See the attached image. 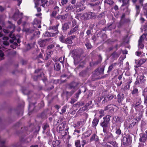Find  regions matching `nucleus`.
I'll list each match as a JSON object with an SVG mask.
<instances>
[{
  "label": "nucleus",
  "instance_id": "f257e3e1",
  "mask_svg": "<svg viewBox=\"0 0 147 147\" xmlns=\"http://www.w3.org/2000/svg\"><path fill=\"white\" fill-rule=\"evenodd\" d=\"M111 116L107 115L103 118V121L100 123V125L103 128L104 133H107L110 131V121Z\"/></svg>",
  "mask_w": 147,
  "mask_h": 147
},
{
  "label": "nucleus",
  "instance_id": "f03ea898",
  "mask_svg": "<svg viewBox=\"0 0 147 147\" xmlns=\"http://www.w3.org/2000/svg\"><path fill=\"white\" fill-rule=\"evenodd\" d=\"M131 140V138L129 134L125 135L123 139L122 145L124 146H127L129 145Z\"/></svg>",
  "mask_w": 147,
  "mask_h": 147
},
{
  "label": "nucleus",
  "instance_id": "7ed1b4c3",
  "mask_svg": "<svg viewBox=\"0 0 147 147\" xmlns=\"http://www.w3.org/2000/svg\"><path fill=\"white\" fill-rule=\"evenodd\" d=\"M40 22L37 19H34L33 24L34 29H33L32 30H30V29H27L26 31L32 33L37 28H40Z\"/></svg>",
  "mask_w": 147,
  "mask_h": 147
},
{
  "label": "nucleus",
  "instance_id": "20e7f679",
  "mask_svg": "<svg viewBox=\"0 0 147 147\" xmlns=\"http://www.w3.org/2000/svg\"><path fill=\"white\" fill-rule=\"evenodd\" d=\"M47 0H36L35 2V7H37L39 5H41L43 7H46L47 6Z\"/></svg>",
  "mask_w": 147,
  "mask_h": 147
},
{
  "label": "nucleus",
  "instance_id": "39448f33",
  "mask_svg": "<svg viewBox=\"0 0 147 147\" xmlns=\"http://www.w3.org/2000/svg\"><path fill=\"white\" fill-rule=\"evenodd\" d=\"M113 119L115 121H112L113 123V124L112 125V129L114 128L115 127L116 125V123L121 122L122 121L121 118L117 116L113 117Z\"/></svg>",
  "mask_w": 147,
  "mask_h": 147
},
{
  "label": "nucleus",
  "instance_id": "423d86ee",
  "mask_svg": "<svg viewBox=\"0 0 147 147\" xmlns=\"http://www.w3.org/2000/svg\"><path fill=\"white\" fill-rule=\"evenodd\" d=\"M146 34H143L141 36L138 40V47L139 48L143 49L144 47V45L142 42L144 41V38L146 37Z\"/></svg>",
  "mask_w": 147,
  "mask_h": 147
},
{
  "label": "nucleus",
  "instance_id": "0eeeda50",
  "mask_svg": "<svg viewBox=\"0 0 147 147\" xmlns=\"http://www.w3.org/2000/svg\"><path fill=\"white\" fill-rule=\"evenodd\" d=\"M23 13H20L19 11L18 10H17L16 12L13 15V19L15 21H16L18 18H22L23 16Z\"/></svg>",
  "mask_w": 147,
  "mask_h": 147
},
{
  "label": "nucleus",
  "instance_id": "6e6552de",
  "mask_svg": "<svg viewBox=\"0 0 147 147\" xmlns=\"http://www.w3.org/2000/svg\"><path fill=\"white\" fill-rule=\"evenodd\" d=\"M85 117L86 118L85 119H82L80 121H78L77 122V126L78 127H81L85 124L86 119L88 117V115L87 114H86Z\"/></svg>",
  "mask_w": 147,
  "mask_h": 147
},
{
  "label": "nucleus",
  "instance_id": "1a4fd4ad",
  "mask_svg": "<svg viewBox=\"0 0 147 147\" xmlns=\"http://www.w3.org/2000/svg\"><path fill=\"white\" fill-rule=\"evenodd\" d=\"M74 63L76 65L79 63L82 59V57L81 55H78L74 57Z\"/></svg>",
  "mask_w": 147,
  "mask_h": 147
},
{
  "label": "nucleus",
  "instance_id": "9d476101",
  "mask_svg": "<svg viewBox=\"0 0 147 147\" xmlns=\"http://www.w3.org/2000/svg\"><path fill=\"white\" fill-rule=\"evenodd\" d=\"M79 29V25H76L74 27H72L70 31L68 33L67 35H70L74 34V33L77 31Z\"/></svg>",
  "mask_w": 147,
  "mask_h": 147
},
{
  "label": "nucleus",
  "instance_id": "9b49d317",
  "mask_svg": "<svg viewBox=\"0 0 147 147\" xmlns=\"http://www.w3.org/2000/svg\"><path fill=\"white\" fill-rule=\"evenodd\" d=\"M113 139V137L112 134L109 133L104 138V140L106 141L107 142L108 141H112Z\"/></svg>",
  "mask_w": 147,
  "mask_h": 147
},
{
  "label": "nucleus",
  "instance_id": "f8f14e48",
  "mask_svg": "<svg viewBox=\"0 0 147 147\" xmlns=\"http://www.w3.org/2000/svg\"><path fill=\"white\" fill-rule=\"evenodd\" d=\"M109 144L106 145V147H117V144L115 141H108Z\"/></svg>",
  "mask_w": 147,
  "mask_h": 147
},
{
  "label": "nucleus",
  "instance_id": "ddd939ff",
  "mask_svg": "<svg viewBox=\"0 0 147 147\" xmlns=\"http://www.w3.org/2000/svg\"><path fill=\"white\" fill-rule=\"evenodd\" d=\"M43 133H46L47 135H49V127L48 124H45L43 127Z\"/></svg>",
  "mask_w": 147,
  "mask_h": 147
},
{
  "label": "nucleus",
  "instance_id": "4468645a",
  "mask_svg": "<svg viewBox=\"0 0 147 147\" xmlns=\"http://www.w3.org/2000/svg\"><path fill=\"white\" fill-rule=\"evenodd\" d=\"M124 95L121 93L119 94L117 96V98L118 99V102L120 103H121L123 100L124 99Z\"/></svg>",
  "mask_w": 147,
  "mask_h": 147
},
{
  "label": "nucleus",
  "instance_id": "2eb2a0df",
  "mask_svg": "<svg viewBox=\"0 0 147 147\" xmlns=\"http://www.w3.org/2000/svg\"><path fill=\"white\" fill-rule=\"evenodd\" d=\"M59 24H57L55 26H51L50 27V29L53 30L55 32V33H53V34L56 35L59 33V31L58 30Z\"/></svg>",
  "mask_w": 147,
  "mask_h": 147
},
{
  "label": "nucleus",
  "instance_id": "dca6fc26",
  "mask_svg": "<svg viewBox=\"0 0 147 147\" xmlns=\"http://www.w3.org/2000/svg\"><path fill=\"white\" fill-rule=\"evenodd\" d=\"M71 23L68 22L67 23H65L63 24L62 26V29L64 30H66L69 28V25L71 24Z\"/></svg>",
  "mask_w": 147,
  "mask_h": 147
},
{
  "label": "nucleus",
  "instance_id": "f3484780",
  "mask_svg": "<svg viewBox=\"0 0 147 147\" xmlns=\"http://www.w3.org/2000/svg\"><path fill=\"white\" fill-rule=\"evenodd\" d=\"M38 43L40 46L41 47H43L45 46L46 43V40H39Z\"/></svg>",
  "mask_w": 147,
  "mask_h": 147
},
{
  "label": "nucleus",
  "instance_id": "a211bd4d",
  "mask_svg": "<svg viewBox=\"0 0 147 147\" xmlns=\"http://www.w3.org/2000/svg\"><path fill=\"white\" fill-rule=\"evenodd\" d=\"M116 26L115 24L114 23H110L107 24V27L108 29L110 30H112L115 29Z\"/></svg>",
  "mask_w": 147,
  "mask_h": 147
},
{
  "label": "nucleus",
  "instance_id": "6ab92c4d",
  "mask_svg": "<svg viewBox=\"0 0 147 147\" xmlns=\"http://www.w3.org/2000/svg\"><path fill=\"white\" fill-rule=\"evenodd\" d=\"M146 59H141L138 61V64L136 65H135V67H138L142 65L146 61Z\"/></svg>",
  "mask_w": 147,
  "mask_h": 147
},
{
  "label": "nucleus",
  "instance_id": "aec40b11",
  "mask_svg": "<svg viewBox=\"0 0 147 147\" xmlns=\"http://www.w3.org/2000/svg\"><path fill=\"white\" fill-rule=\"evenodd\" d=\"M60 143V141L59 140H57L52 142V145L54 147H59Z\"/></svg>",
  "mask_w": 147,
  "mask_h": 147
},
{
  "label": "nucleus",
  "instance_id": "412c9836",
  "mask_svg": "<svg viewBox=\"0 0 147 147\" xmlns=\"http://www.w3.org/2000/svg\"><path fill=\"white\" fill-rule=\"evenodd\" d=\"M99 120L98 119L96 118H94L92 121V126L94 127H96L98 123Z\"/></svg>",
  "mask_w": 147,
  "mask_h": 147
},
{
  "label": "nucleus",
  "instance_id": "4be33fe9",
  "mask_svg": "<svg viewBox=\"0 0 147 147\" xmlns=\"http://www.w3.org/2000/svg\"><path fill=\"white\" fill-rule=\"evenodd\" d=\"M75 7V6H73L72 5L69 4V5L66 7V11H72Z\"/></svg>",
  "mask_w": 147,
  "mask_h": 147
},
{
  "label": "nucleus",
  "instance_id": "5701e85b",
  "mask_svg": "<svg viewBox=\"0 0 147 147\" xmlns=\"http://www.w3.org/2000/svg\"><path fill=\"white\" fill-rule=\"evenodd\" d=\"M147 139L146 135L145 134H142V136L141 138H140L139 140L140 142H144Z\"/></svg>",
  "mask_w": 147,
  "mask_h": 147
},
{
  "label": "nucleus",
  "instance_id": "b1692460",
  "mask_svg": "<svg viewBox=\"0 0 147 147\" xmlns=\"http://www.w3.org/2000/svg\"><path fill=\"white\" fill-rule=\"evenodd\" d=\"M88 13H84L81 16V18L82 20H88Z\"/></svg>",
  "mask_w": 147,
  "mask_h": 147
},
{
  "label": "nucleus",
  "instance_id": "393cba45",
  "mask_svg": "<svg viewBox=\"0 0 147 147\" xmlns=\"http://www.w3.org/2000/svg\"><path fill=\"white\" fill-rule=\"evenodd\" d=\"M76 8L78 9L77 10L78 12L82 11L84 10L85 8L84 7H83V5L81 4L78 5L76 7Z\"/></svg>",
  "mask_w": 147,
  "mask_h": 147
},
{
  "label": "nucleus",
  "instance_id": "a878e982",
  "mask_svg": "<svg viewBox=\"0 0 147 147\" xmlns=\"http://www.w3.org/2000/svg\"><path fill=\"white\" fill-rule=\"evenodd\" d=\"M88 19H94L96 17V15L95 13L92 12L88 13Z\"/></svg>",
  "mask_w": 147,
  "mask_h": 147
},
{
  "label": "nucleus",
  "instance_id": "bb28decb",
  "mask_svg": "<svg viewBox=\"0 0 147 147\" xmlns=\"http://www.w3.org/2000/svg\"><path fill=\"white\" fill-rule=\"evenodd\" d=\"M82 147H84L85 145L88 144L89 142V140L88 139H83L82 140Z\"/></svg>",
  "mask_w": 147,
  "mask_h": 147
},
{
  "label": "nucleus",
  "instance_id": "cd10ccee",
  "mask_svg": "<svg viewBox=\"0 0 147 147\" xmlns=\"http://www.w3.org/2000/svg\"><path fill=\"white\" fill-rule=\"evenodd\" d=\"M55 10H54L52 12L51 16L53 17H55L56 14L58 13L59 11V7H56L55 8Z\"/></svg>",
  "mask_w": 147,
  "mask_h": 147
},
{
  "label": "nucleus",
  "instance_id": "c85d7f7f",
  "mask_svg": "<svg viewBox=\"0 0 147 147\" xmlns=\"http://www.w3.org/2000/svg\"><path fill=\"white\" fill-rule=\"evenodd\" d=\"M54 69L56 71H58L60 69L61 67L59 63H56L54 67Z\"/></svg>",
  "mask_w": 147,
  "mask_h": 147
},
{
  "label": "nucleus",
  "instance_id": "c756f323",
  "mask_svg": "<svg viewBox=\"0 0 147 147\" xmlns=\"http://www.w3.org/2000/svg\"><path fill=\"white\" fill-rule=\"evenodd\" d=\"M98 140V137L95 134H93L90 139L91 141H97Z\"/></svg>",
  "mask_w": 147,
  "mask_h": 147
},
{
  "label": "nucleus",
  "instance_id": "7c9ffc66",
  "mask_svg": "<svg viewBox=\"0 0 147 147\" xmlns=\"http://www.w3.org/2000/svg\"><path fill=\"white\" fill-rule=\"evenodd\" d=\"M123 4L121 5V7L126 5L127 7L129 5V0H123Z\"/></svg>",
  "mask_w": 147,
  "mask_h": 147
},
{
  "label": "nucleus",
  "instance_id": "2f4dec72",
  "mask_svg": "<svg viewBox=\"0 0 147 147\" xmlns=\"http://www.w3.org/2000/svg\"><path fill=\"white\" fill-rule=\"evenodd\" d=\"M133 121V122L129 126V128H132L136 124L137 122V119H134Z\"/></svg>",
  "mask_w": 147,
  "mask_h": 147
},
{
  "label": "nucleus",
  "instance_id": "473e14b6",
  "mask_svg": "<svg viewBox=\"0 0 147 147\" xmlns=\"http://www.w3.org/2000/svg\"><path fill=\"white\" fill-rule=\"evenodd\" d=\"M116 64V63H114L112 64L111 65L109 66L108 68V70L107 71V72H109L111 71L113 69V68Z\"/></svg>",
  "mask_w": 147,
  "mask_h": 147
},
{
  "label": "nucleus",
  "instance_id": "72a5a7b5",
  "mask_svg": "<svg viewBox=\"0 0 147 147\" xmlns=\"http://www.w3.org/2000/svg\"><path fill=\"white\" fill-rule=\"evenodd\" d=\"M75 146L76 147H81L80 141L79 140H77L75 141Z\"/></svg>",
  "mask_w": 147,
  "mask_h": 147
},
{
  "label": "nucleus",
  "instance_id": "f704fd0d",
  "mask_svg": "<svg viewBox=\"0 0 147 147\" xmlns=\"http://www.w3.org/2000/svg\"><path fill=\"white\" fill-rule=\"evenodd\" d=\"M72 42V41L71 39L68 38L65 40V42L64 43L71 44Z\"/></svg>",
  "mask_w": 147,
  "mask_h": 147
},
{
  "label": "nucleus",
  "instance_id": "c9c22d12",
  "mask_svg": "<svg viewBox=\"0 0 147 147\" xmlns=\"http://www.w3.org/2000/svg\"><path fill=\"white\" fill-rule=\"evenodd\" d=\"M119 55L116 52L113 53L111 55V56L114 59H117Z\"/></svg>",
  "mask_w": 147,
  "mask_h": 147
},
{
  "label": "nucleus",
  "instance_id": "e433bc0d",
  "mask_svg": "<svg viewBox=\"0 0 147 147\" xmlns=\"http://www.w3.org/2000/svg\"><path fill=\"white\" fill-rule=\"evenodd\" d=\"M141 104V102H137L135 105V109H136L138 110V108L140 107V108H142V106H140Z\"/></svg>",
  "mask_w": 147,
  "mask_h": 147
},
{
  "label": "nucleus",
  "instance_id": "4c0bfd02",
  "mask_svg": "<svg viewBox=\"0 0 147 147\" xmlns=\"http://www.w3.org/2000/svg\"><path fill=\"white\" fill-rule=\"evenodd\" d=\"M87 49H90L92 48V46L90 43L88 42H87L85 44Z\"/></svg>",
  "mask_w": 147,
  "mask_h": 147
},
{
  "label": "nucleus",
  "instance_id": "58836bf2",
  "mask_svg": "<svg viewBox=\"0 0 147 147\" xmlns=\"http://www.w3.org/2000/svg\"><path fill=\"white\" fill-rule=\"evenodd\" d=\"M132 82L131 79L129 78L128 80V82L127 83V85H126V87L127 88H129L130 87V84Z\"/></svg>",
  "mask_w": 147,
  "mask_h": 147
},
{
  "label": "nucleus",
  "instance_id": "ea45409f",
  "mask_svg": "<svg viewBox=\"0 0 147 147\" xmlns=\"http://www.w3.org/2000/svg\"><path fill=\"white\" fill-rule=\"evenodd\" d=\"M66 107L65 106H64L62 107L61 110V112L59 113L60 114H63V113H65L66 111Z\"/></svg>",
  "mask_w": 147,
  "mask_h": 147
},
{
  "label": "nucleus",
  "instance_id": "a19ab883",
  "mask_svg": "<svg viewBox=\"0 0 147 147\" xmlns=\"http://www.w3.org/2000/svg\"><path fill=\"white\" fill-rule=\"evenodd\" d=\"M104 2L110 5H112L113 3V1L111 0H105Z\"/></svg>",
  "mask_w": 147,
  "mask_h": 147
},
{
  "label": "nucleus",
  "instance_id": "79ce46f5",
  "mask_svg": "<svg viewBox=\"0 0 147 147\" xmlns=\"http://www.w3.org/2000/svg\"><path fill=\"white\" fill-rule=\"evenodd\" d=\"M136 14H138L140 11V9L139 6L136 5Z\"/></svg>",
  "mask_w": 147,
  "mask_h": 147
},
{
  "label": "nucleus",
  "instance_id": "37998d69",
  "mask_svg": "<svg viewBox=\"0 0 147 147\" xmlns=\"http://www.w3.org/2000/svg\"><path fill=\"white\" fill-rule=\"evenodd\" d=\"M60 40L62 42L64 43L65 42V40L64 39V37L62 35L59 37Z\"/></svg>",
  "mask_w": 147,
  "mask_h": 147
},
{
  "label": "nucleus",
  "instance_id": "c03bdc74",
  "mask_svg": "<svg viewBox=\"0 0 147 147\" xmlns=\"http://www.w3.org/2000/svg\"><path fill=\"white\" fill-rule=\"evenodd\" d=\"M76 84L75 83L73 82L70 84L69 85V88L70 89L74 88L76 86Z\"/></svg>",
  "mask_w": 147,
  "mask_h": 147
},
{
  "label": "nucleus",
  "instance_id": "a18cd8bd",
  "mask_svg": "<svg viewBox=\"0 0 147 147\" xmlns=\"http://www.w3.org/2000/svg\"><path fill=\"white\" fill-rule=\"evenodd\" d=\"M81 92L80 90H79L78 91L77 93L75 96V98H76L77 99H78L79 97V95L81 94Z\"/></svg>",
  "mask_w": 147,
  "mask_h": 147
},
{
  "label": "nucleus",
  "instance_id": "49530a36",
  "mask_svg": "<svg viewBox=\"0 0 147 147\" xmlns=\"http://www.w3.org/2000/svg\"><path fill=\"white\" fill-rule=\"evenodd\" d=\"M72 24L71 25L72 27H74L76 25H76L77 22H76V21L75 20H73V21H72Z\"/></svg>",
  "mask_w": 147,
  "mask_h": 147
},
{
  "label": "nucleus",
  "instance_id": "de8ad7c7",
  "mask_svg": "<svg viewBox=\"0 0 147 147\" xmlns=\"http://www.w3.org/2000/svg\"><path fill=\"white\" fill-rule=\"evenodd\" d=\"M68 2L67 0H61V3L62 5H65Z\"/></svg>",
  "mask_w": 147,
  "mask_h": 147
},
{
  "label": "nucleus",
  "instance_id": "09e8293b",
  "mask_svg": "<svg viewBox=\"0 0 147 147\" xmlns=\"http://www.w3.org/2000/svg\"><path fill=\"white\" fill-rule=\"evenodd\" d=\"M74 92V91H72L71 92H69L68 91L66 92V94H67L68 95L71 96Z\"/></svg>",
  "mask_w": 147,
  "mask_h": 147
},
{
  "label": "nucleus",
  "instance_id": "8fccbe9b",
  "mask_svg": "<svg viewBox=\"0 0 147 147\" xmlns=\"http://www.w3.org/2000/svg\"><path fill=\"white\" fill-rule=\"evenodd\" d=\"M105 23V19H102L100 20L99 22V24H101L102 25L104 24Z\"/></svg>",
  "mask_w": 147,
  "mask_h": 147
},
{
  "label": "nucleus",
  "instance_id": "3c124183",
  "mask_svg": "<svg viewBox=\"0 0 147 147\" xmlns=\"http://www.w3.org/2000/svg\"><path fill=\"white\" fill-rule=\"evenodd\" d=\"M115 133L118 135H119L121 134V131L120 129H117Z\"/></svg>",
  "mask_w": 147,
  "mask_h": 147
},
{
  "label": "nucleus",
  "instance_id": "603ef678",
  "mask_svg": "<svg viewBox=\"0 0 147 147\" xmlns=\"http://www.w3.org/2000/svg\"><path fill=\"white\" fill-rule=\"evenodd\" d=\"M109 100L108 96L105 97L104 98V100H102V102L104 103H105V102H107Z\"/></svg>",
  "mask_w": 147,
  "mask_h": 147
},
{
  "label": "nucleus",
  "instance_id": "864d4df0",
  "mask_svg": "<svg viewBox=\"0 0 147 147\" xmlns=\"http://www.w3.org/2000/svg\"><path fill=\"white\" fill-rule=\"evenodd\" d=\"M138 92V89L137 88H135L133 90L132 93V94H135L137 93Z\"/></svg>",
  "mask_w": 147,
  "mask_h": 147
},
{
  "label": "nucleus",
  "instance_id": "5fc2aeb1",
  "mask_svg": "<svg viewBox=\"0 0 147 147\" xmlns=\"http://www.w3.org/2000/svg\"><path fill=\"white\" fill-rule=\"evenodd\" d=\"M77 99L75 98H71V101H70V103L72 104L74 103L76 101H77Z\"/></svg>",
  "mask_w": 147,
  "mask_h": 147
},
{
  "label": "nucleus",
  "instance_id": "6e6d98bb",
  "mask_svg": "<svg viewBox=\"0 0 147 147\" xmlns=\"http://www.w3.org/2000/svg\"><path fill=\"white\" fill-rule=\"evenodd\" d=\"M104 68H100V70H99V73L100 74H103L104 73Z\"/></svg>",
  "mask_w": 147,
  "mask_h": 147
},
{
  "label": "nucleus",
  "instance_id": "4d7b16f0",
  "mask_svg": "<svg viewBox=\"0 0 147 147\" xmlns=\"http://www.w3.org/2000/svg\"><path fill=\"white\" fill-rule=\"evenodd\" d=\"M109 99V100H111L113 98L114 96L113 95H111L107 96Z\"/></svg>",
  "mask_w": 147,
  "mask_h": 147
},
{
  "label": "nucleus",
  "instance_id": "13d9d810",
  "mask_svg": "<svg viewBox=\"0 0 147 147\" xmlns=\"http://www.w3.org/2000/svg\"><path fill=\"white\" fill-rule=\"evenodd\" d=\"M54 47V45L53 44H51L50 45H49L48 46L47 49H50L53 48Z\"/></svg>",
  "mask_w": 147,
  "mask_h": 147
},
{
  "label": "nucleus",
  "instance_id": "bf43d9fd",
  "mask_svg": "<svg viewBox=\"0 0 147 147\" xmlns=\"http://www.w3.org/2000/svg\"><path fill=\"white\" fill-rule=\"evenodd\" d=\"M13 33V32H12V31H11L10 34H9V36H10V37L11 38H14L13 39H14V38H14V36H13V35H12V33Z\"/></svg>",
  "mask_w": 147,
  "mask_h": 147
},
{
  "label": "nucleus",
  "instance_id": "052dcab7",
  "mask_svg": "<svg viewBox=\"0 0 147 147\" xmlns=\"http://www.w3.org/2000/svg\"><path fill=\"white\" fill-rule=\"evenodd\" d=\"M4 55V54L3 53V52L0 51V56L1 57H3Z\"/></svg>",
  "mask_w": 147,
  "mask_h": 147
},
{
  "label": "nucleus",
  "instance_id": "680f3d73",
  "mask_svg": "<svg viewBox=\"0 0 147 147\" xmlns=\"http://www.w3.org/2000/svg\"><path fill=\"white\" fill-rule=\"evenodd\" d=\"M112 105V104H110V105H109L108 106H107L105 109V110L106 111L108 110V109H109V106H111Z\"/></svg>",
  "mask_w": 147,
  "mask_h": 147
},
{
  "label": "nucleus",
  "instance_id": "e2e57ef3",
  "mask_svg": "<svg viewBox=\"0 0 147 147\" xmlns=\"http://www.w3.org/2000/svg\"><path fill=\"white\" fill-rule=\"evenodd\" d=\"M3 44L4 45L7 46L9 44V42L7 41H4L3 42Z\"/></svg>",
  "mask_w": 147,
  "mask_h": 147
},
{
  "label": "nucleus",
  "instance_id": "0e129e2a",
  "mask_svg": "<svg viewBox=\"0 0 147 147\" xmlns=\"http://www.w3.org/2000/svg\"><path fill=\"white\" fill-rule=\"evenodd\" d=\"M86 34L88 36L89 35L91 34V30H88L86 31Z\"/></svg>",
  "mask_w": 147,
  "mask_h": 147
},
{
  "label": "nucleus",
  "instance_id": "69168bd1",
  "mask_svg": "<svg viewBox=\"0 0 147 147\" xmlns=\"http://www.w3.org/2000/svg\"><path fill=\"white\" fill-rule=\"evenodd\" d=\"M104 16V13H101L99 15V17L100 18H102Z\"/></svg>",
  "mask_w": 147,
  "mask_h": 147
},
{
  "label": "nucleus",
  "instance_id": "338daca9",
  "mask_svg": "<svg viewBox=\"0 0 147 147\" xmlns=\"http://www.w3.org/2000/svg\"><path fill=\"white\" fill-rule=\"evenodd\" d=\"M76 37L74 35H73L71 36H70L69 37V38L71 39L72 40V39H74Z\"/></svg>",
  "mask_w": 147,
  "mask_h": 147
},
{
  "label": "nucleus",
  "instance_id": "774afa93",
  "mask_svg": "<svg viewBox=\"0 0 147 147\" xmlns=\"http://www.w3.org/2000/svg\"><path fill=\"white\" fill-rule=\"evenodd\" d=\"M136 53L137 56H139L141 54V52L139 51H137Z\"/></svg>",
  "mask_w": 147,
  "mask_h": 147
}]
</instances>
